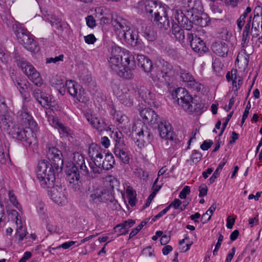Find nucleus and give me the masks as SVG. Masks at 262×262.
Instances as JSON below:
<instances>
[{
  "label": "nucleus",
  "instance_id": "f257e3e1",
  "mask_svg": "<svg viewBox=\"0 0 262 262\" xmlns=\"http://www.w3.org/2000/svg\"><path fill=\"white\" fill-rule=\"evenodd\" d=\"M120 53L121 49L115 47L112 49V56L108 59L111 69L119 76L127 79L133 78V70L136 67L134 56L126 51L122 55Z\"/></svg>",
  "mask_w": 262,
  "mask_h": 262
},
{
  "label": "nucleus",
  "instance_id": "f03ea898",
  "mask_svg": "<svg viewBox=\"0 0 262 262\" xmlns=\"http://www.w3.org/2000/svg\"><path fill=\"white\" fill-rule=\"evenodd\" d=\"M20 122L25 127L14 126L10 132V134L13 138L26 142L29 146L32 144L35 145L37 141L33 130H36L37 128L36 122L26 110L20 114Z\"/></svg>",
  "mask_w": 262,
  "mask_h": 262
},
{
  "label": "nucleus",
  "instance_id": "7ed1b4c3",
  "mask_svg": "<svg viewBox=\"0 0 262 262\" xmlns=\"http://www.w3.org/2000/svg\"><path fill=\"white\" fill-rule=\"evenodd\" d=\"M52 83L55 84V87L59 92L62 95L64 93L66 89H67L68 92L74 98H76L78 101L83 103L88 100L84 89L74 81L67 80L64 82L60 77H57L56 81H53Z\"/></svg>",
  "mask_w": 262,
  "mask_h": 262
},
{
  "label": "nucleus",
  "instance_id": "20e7f679",
  "mask_svg": "<svg viewBox=\"0 0 262 262\" xmlns=\"http://www.w3.org/2000/svg\"><path fill=\"white\" fill-rule=\"evenodd\" d=\"M54 169L55 168L46 160L38 162L36 169V178L41 187L50 188L54 186Z\"/></svg>",
  "mask_w": 262,
  "mask_h": 262
},
{
  "label": "nucleus",
  "instance_id": "39448f33",
  "mask_svg": "<svg viewBox=\"0 0 262 262\" xmlns=\"http://www.w3.org/2000/svg\"><path fill=\"white\" fill-rule=\"evenodd\" d=\"M172 16L179 25L172 24V34L180 42H183L185 38L184 30L180 27H183L187 30H190L192 28V22L189 20L183 12L179 9L172 10Z\"/></svg>",
  "mask_w": 262,
  "mask_h": 262
},
{
  "label": "nucleus",
  "instance_id": "423d86ee",
  "mask_svg": "<svg viewBox=\"0 0 262 262\" xmlns=\"http://www.w3.org/2000/svg\"><path fill=\"white\" fill-rule=\"evenodd\" d=\"M173 96L177 98L178 103L184 110L189 113L199 112L201 109V104L195 102V100L184 88L177 89L173 94Z\"/></svg>",
  "mask_w": 262,
  "mask_h": 262
},
{
  "label": "nucleus",
  "instance_id": "0eeeda50",
  "mask_svg": "<svg viewBox=\"0 0 262 262\" xmlns=\"http://www.w3.org/2000/svg\"><path fill=\"white\" fill-rule=\"evenodd\" d=\"M13 31L15 34L18 42L24 46V48L31 52H37L39 47L30 35V33L21 25L15 21L12 26Z\"/></svg>",
  "mask_w": 262,
  "mask_h": 262
},
{
  "label": "nucleus",
  "instance_id": "6e6552de",
  "mask_svg": "<svg viewBox=\"0 0 262 262\" xmlns=\"http://www.w3.org/2000/svg\"><path fill=\"white\" fill-rule=\"evenodd\" d=\"M111 137L115 142L114 152L124 164H128L129 161L128 150L124 144V136L119 130L113 131Z\"/></svg>",
  "mask_w": 262,
  "mask_h": 262
},
{
  "label": "nucleus",
  "instance_id": "1a4fd4ad",
  "mask_svg": "<svg viewBox=\"0 0 262 262\" xmlns=\"http://www.w3.org/2000/svg\"><path fill=\"white\" fill-rule=\"evenodd\" d=\"M114 197L112 191L105 188L101 187L93 189L90 192V201L96 204L112 202Z\"/></svg>",
  "mask_w": 262,
  "mask_h": 262
},
{
  "label": "nucleus",
  "instance_id": "9d476101",
  "mask_svg": "<svg viewBox=\"0 0 262 262\" xmlns=\"http://www.w3.org/2000/svg\"><path fill=\"white\" fill-rule=\"evenodd\" d=\"M18 64L28 78L35 85L40 86L42 84L40 74L30 63L26 60H20Z\"/></svg>",
  "mask_w": 262,
  "mask_h": 262
},
{
  "label": "nucleus",
  "instance_id": "9b49d317",
  "mask_svg": "<svg viewBox=\"0 0 262 262\" xmlns=\"http://www.w3.org/2000/svg\"><path fill=\"white\" fill-rule=\"evenodd\" d=\"M141 127L140 126L133 128L136 132V135L138 136L136 143L137 145L140 148L144 147L150 144L153 140V135L146 126L140 123Z\"/></svg>",
  "mask_w": 262,
  "mask_h": 262
},
{
  "label": "nucleus",
  "instance_id": "f8f14e48",
  "mask_svg": "<svg viewBox=\"0 0 262 262\" xmlns=\"http://www.w3.org/2000/svg\"><path fill=\"white\" fill-rule=\"evenodd\" d=\"M159 135L162 138L170 140L172 142L171 145H176L179 142L177 139L176 136L172 130V127L170 123L165 120L161 121L158 124Z\"/></svg>",
  "mask_w": 262,
  "mask_h": 262
},
{
  "label": "nucleus",
  "instance_id": "ddd939ff",
  "mask_svg": "<svg viewBox=\"0 0 262 262\" xmlns=\"http://www.w3.org/2000/svg\"><path fill=\"white\" fill-rule=\"evenodd\" d=\"M143 5L145 12L152 17H155L156 15L165 14V8L166 6L163 5L160 2L153 0H147L143 2Z\"/></svg>",
  "mask_w": 262,
  "mask_h": 262
},
{
  "label": "nucleus",
  "instance_id": "4468645a",
  "mask_svg": "<svg viewBox=\"0 0 262 262\" xmlns=\"http://www.w3.org/2000/svg\"><path fill=\"white\" fill-rule=\"evenodd\" d=\"M48 158L52 161V165L55 169H61L63 165L62 154L60 150L55 147H50L47 151Z\"/></svg>",
  "mask_w": 262,
  "mask_h": 262
},
{
  "label": "nucleus",
  "instance_id": "2eb2a0df",
  "mask_svg": "<svg viewBox=\"0 0 262 262\" xmlns=\"http://www.w3.org/2000/svg\"><path fill=\"white\" fill-rule=\"evenodd\" d=\"M80 170L77 169L76 167H69L66 170V179L70 187L75 191L80 189Z\"/></svg>",
  "mask_w": 262,
  "mask_h": 262
},
{
  "label": "nucleus",
  "instance_id": "dca6fc26",
  "mask_svg": "<svg viewBox=\"0 0 262 262\" xmlns=\"http://www.w3.org/2000/svg\"><path fill=\"white\" fill-rule=\"evenodd\" d=\"M111 22L115 33L119 36L130 27V24L126 19L118 15L113 16Z\"/></svg>",
  "mask_w": 262,
  "mask_h": 262
},
{
  "label": "nucleus",
  "instance_id": "f3484780",
  "mask_svg": "<svg viewBox=\"0 0 262 262\" xmlns=\"http://www.w3.org/2000/svg\"><path fill=\"white\" fill-rule=\"evenodd\" d=\"M50 188L51 189L49 195L54 202L61 205L66 203L67 199L64 188L58 186Z\"/></svg>",
  "mask_w": 262,
  "mask_h": 262
},
{
  "label": "nucleus",
  "instance_id": "a211bd4d",
  "mask_svg": "<svg viewBox=\"0 0 262 262\" xmlns=\"http://www.w3.org/2000/svg\"><path fill=\"white\" fill-rule=\"evenodd\" d=\"M140 116L144 125L145 124H148L154 126L159 122V116L151 108L147 107L142 110L140 112Z\"/></svg>",
  "mask_w": 262,
  "mask_h": 262
},
{
  "label": "nucleus",
  "instance_id": "6ab92c4d",
  "mask_svg": "<svg viewBox=\"0 0 262 262\" xmlns=\"http://www.w3.org/2000/svg\"><path fill=\"white\" fill-rule=\"evenodd\" d=\"M72 167H76L77 169L80 170L81 174H89V169L85 165L84 158L78 152L73 154V166Z\"/></svg>",
  "mask_w": 262,
  "mask_h": 262
},
{
  "label": "nucleus",
  "instance_id": "aec40b11",
  "mask_svg": "<svg viewBox=\"0 0 262 262\" xmlns=\"http://www.w3.org/2000/svg\"><path fill=\"white\" fill-rule=\"evenodd\" d=\"M211 49L216 55L222 57L227 56L229 52V45L223 41H216L211 46Z\"/></svg>",
  "mask_w": 262,
  "mask_h": 262
},
{
  "label": "nucleus",
  "instance_id": "412c9836",
  "mask_svg": "<svg viewBox=\"0 0 262 262\" xmlns=\"http://www.w3.org/2000/svg\"><path fill=\"white\" fill-rule=\"evenodd\" d=\"M117 98L119 101L123 104L130 106L133 105L134 93L129 91L127 88L121 90V93L118 94Z\"/></svg>",
  "mask_w": 262,
  "mask_h": 262
},
{
  "label": "nucleus",
  "instance_id": "4be33fe9",
  "mask_svg": "<svg viewBox=\"0 0 262 262\" xmlns=\"http://www.w3.org/2000/svg\"><path fill=\"white\" fill-rule=\"evenodd\" d=\"M126 30L127 31H125L119 37L121 38H123L130 46H136L138 40L137 31L130 29V27Z\"/></svg>",
  "mask_w": 262,
  "mask_h": 262
},
{
  "label": "nucleus",
  "instance_id": "5701e85b",
  "mask_svg": "<svg viewBox=\"0 0 262 262\" xmlns=\"http://www.w3.org/2000/svg\"><path fill=\"white\" fill-rule=\"evenodd\" d=\"M187 37L190 42L192 50L195 52H199L204 51L205 42L200 37H198L195 34L188 33Z\"/></svg>",
  "mask_w": 262,
  "mask_h": 262
},
{
  "label": "nucleus",
  "instance_id": "b1692460",
  "mask_svg": "<svg viewBox=\"0 0 262 262\" xmlns=\"http://www.w3.org/2000/svg\"><path fill=\"white\" fill-rule=\"evenodd\" d=\"M167 9L168 8L166 6L165 8L164 14L156 15L154 17V21L157 24L159 28H163L165 30H167L170 28V21L168 17Z\"/></svg>",
  "mask_w": 262,
  "mask_h": 262
},
{
  "label": "nucleus",
  "instance_id": "393cba45",
  "mask_svg": "<svg viewBox=\"0 0 262 262\" xmlns=\"http://www.w3.org/2000/svg\"><path fill=\"white\" fill-rule=\"evenodd\" d=\"M110 113L113 119L119 124H122L125 126L128 125L129 122L128 117L121 112L117 111L113 105L110 106Z\"/></svg>",
  "mask_w": 262,
  "mask_h": 262
},
{
  "label": "nucleus",
  "instance_id": "a878e982",
  "mask_svg": "<svg viewBox=\"0 0 262 262\" xmlns=\"http://www.w3.org/2000/svg\"><path fill=\"white\" fill-rule=\"evenodd\" d=\"M103 154V152L101 154V156H98L92 159L93 163H90V168L94 174V177H96L97 174H100L102 172L103 161L104 159Z\"/></svg>",
  "mask_w": 262,
  "mask_h": 262
},
{
  "label": "nucleus",
  "instance_id": "bb28decb",
  "mask_svg": "<svg viewBox=\"0 0 262 262\" xmlns=\"http://www.w3.org/2000/svg\"><path fill=\"white\" fill-rule=\"evenodd\" d=\"M85 117L86 120L95 128L100 130L105 128L103 120L98 118L95 115H93L89 113H86L85 114Z\"/></svg>",
  "mask_w": 262,
  "mask_h": 262
},
{
  "label": "nucleus",
  "instance_id": "cd10ccee",
  "mask_svg": "<svg viewBox=\"0 0 262 262\" xmlns=\"http://www.w3.org/2000/svg\"><path fill=\"white\" fill-rule=\"evenodd\" d=\"M138 64L143 69L145 72H151L153 65L151 60L147 57L143 55H138Z\"/></svg>",
  "mask_w": 262,
  "mask_h": 262
},
{
  "label": "nucleus",
  "instance_id": "c85d7f7f",
  "mask_svg": "<svg viewBox=\"0 0 262 262\" xmlns=\"http://www.w3.org/2000/svg\"><path fill=\"white\" fill-rule=\"evenodd\" d=\"M142 33L143 36L148 41H152L155 40L157 37L156 32L150 26H147L144 25L142 27Z\"/></svg>",
  "mask_w": 262,
  "mask_h": 262
},
{
  "label": "nucleus",
  "instance_id": "c756f323",
  "mask_svg": "<svg viewBox=\"0 0 262 262\" xmlns=\"http://www.w3.org/2000/svg\"><path fill=\"white\" fill-rule=\"evenodd\" d=\"M138 93L140 97L145 103H148L150 106H156L155 102L149 98L151 95L150 92H148L144 87H141L139 89Z\"/></svg>",
  "mask_w": 262,
  "mask_h": 262
},
{
  "label": "nucleus",
  "instance_id": "7c9ffc66",
  "mask_svg": "<svg viewBox=\"0 0 262 262\" xmlns=\"http://www.w3.org/2000/svg\"><path fill=\"white\" fill-rule=\"evenodd\" d=\"M115 163V160L112 154H107L105 155V157L103 161L102 170H108L113 168Z\"/></svg>",
  "mask_w": 262,
  "mask_h": 262
},
{
  "label": "nucleus",
  "instance_id": "2f4dec72",
  "mask_svg": "<svg viewBox=\"0 0 262 262\" xmlns=\"http://www.w3.org/2000/svg\"><path fill=\"white\" fill-rule=\"evenodd\" d=\"M103 153L100 147L95 143H92L89 148V155L91 159L98 156H101Z\"/></svg>",
  "mask_w": 262,
  "mask_h": 262
},
{
  "label": "nucleus",
  "instance_id": "473e14b6",
  "mask_svg": "<svg viewBox=\"0 0 262 262\" xmlns=\"http://www.w3.org/2000/svg\"><path fill=\"white\" fill-rule=\"evenodd\" d=\"M174 75V72L172 70L161 75V78H159L163 83L166 85H170L173 83Z\"/></svg>",
  "mask_w": 262,
  "mask_h": 262
},
{
  "label": "nucleus",
  "instance_id": "72a5a7b5",
  "mask_svg": "<svg viewBox=\"0 0 262 262\" xmlns=\"http://www.w3.org/2000/svg\"><path fill=\"white\" fill-rule=\"evenodd\" d=\"M216 208V204L215 203H213L208 209V210L204 213L202 216L201 221L203 224L206 223L209 221L211 217Z\"/></svg>",
  "mask_w": 262,
  "mask_h": 262
},
{
  "label": "nucleus",
  "instance_id": "f704fd0d",
  "mask_svg": "<svg viewBox=\"0 0 262 262\" xmlns=\"http://www.w3.org/2000/svg\"><path fill=\"white\" fill-rule=\"evenodd\" d=\"M226 162L227 160L225 158H223L222 161L220 163L215 171L208 180L210 184L213 183L215 181V180L217 178V177L219 175V171L222 170L223 167L226 164Z\"/></svg>",
  "mask_w": 262,
  "mask_h": 262
},
{
  "label": "nucleus",
  "instance_id": "c9c22d12",
  "mask_svg": "<svg viewBox=\"0 0 262 262\" xmlns=\"http://www.w3.org/2000/svg\"><path fill=\"white\" fill-rule=\"evenodd\" d=\"M11 122V117L8 113L1 115L0 123L1 126H3L4 129L9 127Z\"/></svg>",
  "mask_w": 262,
  "mask_h": 262
},
{
  "label": "nucleus",
  "instance_id": "e433bc0d",
  "mask_svg": "<svg viewBox=\"0 0 262 262\" xmlns=\"http://www.w3.org/2000/svg\"><path fill=\"white\" fill-rule=\"evenodd\" d=\"M187 88L192 91L199 92L203 90L204 86L200 82L196 81L194 78L187 84Z\"/></svg>",
  "mask_w": 262,
  "mask_h": 262
},
{
  "label": "nucleus",
  "instance_id": "4c0bfd02",
  "mask_svg": "<svg viewBox=\"0 0 262 262\" xmlns=\"http://www.w3.org/2000/svg\"><path fill=\"white\" fill-rule=\"evenodd\" d=\"M186 6L189 10L195 11L198 10V6L200 4V2L197 0H183Z\"/></svg>",
  "mask_w": 262,
  "mask_h": 262
},
{
  "label": "nucleus",
  "instance_id": "58836bf2",
  "mask_svg": "<svg viewBox=\"0 0 262 262\" xmlns=\"http://www.w3.org/2000/svg\"><path fill=\"white\" fill-rule=\"evenodd\" d=\"M8 196L10 202L16 207V208L20 210L21 209V205L18 202L17 198L12 190L9 191Z\"/></svg>",
  "mask_w": 262,
  "mask_h": 262
},
{
  "label": "nucleus",
  "instance_id": "ea45409f",
  "mask_svg": "<svg viewBox=\"0 0 262 262\" xmlns=\"http://www.w3.org/2000/svg\"><path fill=\"white\" fill-rule=\"evenodd\" d=\"M180 80L184 82H187V84L188 83H190V81H191L193 79V77L190 74V73L185 70H181L180 72Z\"/></svg>",
  "mask_w": 262,
  "mask_h": 262
},
{
  "label": "nucleus",
  "instance_id": "a19ab883",
  "mask_svg": "<svg viewBox=\"0 0 262 262\" xmlns=\"http://www.w3.org/2000/svg\"><path fill=\"white\" fill-rule=\"evenodd\" d=\"M27 231L25 228L19 226L16 229V235L18 236V241H22L27 235Z\"/></svg>",
  "mask_w": 262,
  "mask_h": 262
},
{
  "label": "nucleus",
  "instance_id": "79ce46f5",
  "mask_svg": "<svg viewBox=\"0 0 262 262\" xmlns=\"http://www.w3.org/2000/svg\"><path fill=\"white\" fill-rule=\"evenodd\" d=\"M59 134L63 137H72V132L67 126H64L63 124L58 129Z\"/></svg>",
  "mask_w": 262,
  "mask_h": 262
},
{
  "label": "nucleus",
  "instance_id": "37998d69",
  "mask_svg": "<svg viewBox=\"0 0 262 262\" xmlns=\"http://www.w3.org/2000/svg\"><path fill=\"white\" fill-rule=\"evenodd\" d=\"M147 223L148 221H143L136 228H134L129 235V239L132 238L136 235Z\"/></svg>",
  "mask_w": 262,
  "mask_h": 262
},
{
  "label": "nucleus",
  "instance_id": "c03bdc74",
  "mask_svg": "<svg viewBox=\"0 0 262 262\" xmlns=\"http://www.w3.org/2000/svg\"><path fill=\"white\" fill-rule=\"evenodd\" d=\"M10 161L8 154L5 153L4 150L0 147V162L2 164H6Z\"/></svg>",
  "mask_w": 262,
  "mask_h": 262
},
{
  "label": "nucleus",
  "instance_id": "a18cd8bd",
  "mask_svg": "<svg viewBox=\"0 0 262 262\" xmlns=\"http://www.w3.org/2000/svg\"><path fill=\"white\" fill-rule=\"evenodd\" d=\"M161 70V75H162L166 72L167 73L168 72H169L170 71H172L173 67L168 62L166 61H163L162 63V66L160 69Z\"/></svg>",
  "mask_w": 262,
  "mask_h": 262
},
{
  "label": "nucleus",
  "instance_id": "49530a36",
  "mask_svg": "<svg viewBox=\"0 0 262 262\" xmlns=\"http://www.w3.org/2000/svg\"><path fill=\"white\" fill-rule=\"evenodd\" d=\"M39 101V103L42 106H49L51 102L50 98L47 96L44 93L42 94L41 97Z\"/></svg>",
  "mask_w": 262,
  "mask_h": 262
},
{
  "label": "nucleus",
  "instance_id": "de8ad7c7",
  "mask_svg": "<svg viewBox=\"0 0 262 262\" xmlns=\"http://www.w3.org/2000/svg\"><path fill=\"white\" fill-rule=\"evenodd\" d=\"M262 23V17H260L258 14L254 15L252 24V30L259 28L260 23Z\"/></svg>",
  "mask_w": 262,
  "mask_h": 262
},
{
  "label": "nucleus",
  "instance_id": "09e8293b",
  "mask_svg": "<svg viewBox=\"0 0 262 262\" xmlns=\"http://www.w3.org/2000/svg\"><path fill=\"white\" fill-rule=\"evenodd\" d=\"M115 232H119V235L125 234L128 232V230L125 227L123 223L116 226L114 228Z\"/></svg>",
  "mask_w": 262,
  "mask_h": 262
},
{
  "label": "nucleus",
  "instance_id": "8fccbe9b",
  "mask_svg": "<svg viewBox=\"0 0 262 262\" xmlns=\"http://www.w3.org/2000/svg\"><path fill=\"white\" fill-rule=\"evenodd\" d=\"M15 86L19 89V91L21 94H23L26 91L27 85L25 83L22 82L19 79H16L14 81Z\"/></svg>",
  "mask_w": 262,
  "mask_h": 262
},
{
  "label": "nucleus",
  "instance_id": "3c124183",
  "mask_svg": "<svg viewBox=\"0 0 262 262\" xmlns=\"http://www.w3.org/2000/svg\"><path fill=\"white\" fill-rule=\"evenodd\" d=\"M202 155L200 151L194 150L192 151V155L191 156V159L193 163H197L201 160V159H202Z\"/></svg>",
  "mask_w": 262,
  "mask_h": 262
},
{
  "label": "nucleus",
  "instance_id": "603ef678",
  "mask_svg": "<svg viewBox=\"0 0 262 262\" xmlns=\"http://www.w3.org/2000/svg\"><path fill=\"white\" fill-rule=\"evenodd\" d=\"M223 64L222 63L220 60L215 59L212 62V67L213 70L216 72H220L222 69Z\"/></svg>",
  "mask_w": 262,
  "mask_h": 262
},
{
  "label": "nucleus",
  "instance_id": "864d4df0",
  "mask_svg": "<svg viewBox=\"0 0 262 262\" xmlns=\"http://www.w3.org/2000/svg\"><path fill=\"white\" fill-rule=\"evenodd\" d=\"M54 27L60 33H62L64 29H68L69 26L67 23L62 22L61 20V23L55 24Z\"/></svg>",
  "mask_w": 262,
  "mask_h": 262
},
{
  "label": "nucleus",
  "instance_id": "5fc2aeb1",
  "mask_svg": "<svg viewBox=\"0 0 262 262\" xmlns=\"http://www.w3.org/2000/svg\"><path fill=\"white\" fill-rule=\"evenodd\" d=\"M237 71L236 69H232L231 71H228L226 74V79L229 81L233 80L234 78L237 79Z\"/></svg>",
  "mask_w": 262,
  "mask_h": 262
},
{
  "label": "nucleus",
  "instance_id": "6e6d98bb",
  "mask_svg": "<svg viewBox=\"0 0 262 262\" xmlns=\"http://www.w3.org/2000/svg\"><path fill=\"white\" fill-rule=\"evenodd\" d=\"M63 57H64L63 55L61 54V55H59L58 56H56L55 57L47 58L46 59V62L47 63H55L57 62H58L60 61H63Z\"/></svg>",
  "mask_w": 262,
  "mask_h": 262
},
{
  "label": "nucleus",
  "instance_id": "4d7b16f0",
  "mask_svg": "<svg viewBox=\"0 0 262 262\" xmlns=\"http://www.w3.org/2000/svg\"><path fill=\"white\" fill-rule=\"evenodd\" d=\"M190 192V188L188 186H185L179 193V196L181 199H184Z\"/></svg>",
  "mask_w": 262,
  "mask_h": 262
},
{
  "label": "nucleus",
  "instance_id": "13d9d810",
  "mask_svg": "<svg viewBox=\"0 0 262 262\" xmlns=\"http://www.w3.org/2000/svg\"><path fill=\"white\" fill-rule=\"evenodd\" d=\"M249 39H250L249 33H243L242 34V48H246L248 47V43L249 42Z\"/></svg>",
  "mask_w": 262,
  "mask_h": 262
},
{
  "label": "nucleus",
  "instance_id": "bf43d9fd",
  "mask_svg": "<svg viewBox=\"0 0 262 262\" xmlns=\"http://www.w3.org/2000/svg\"><path fill=\"white\" fill-rule=\"evenodd\" d=\"M85 42L88 44H94L96 38L93 34H89L84 37Z\"/></svg>",
  "mask_w": 262,
  "mask_h": 262
},
{
  "label": "nucleus",
  "instance_id": "052dcab7",
  "mask_svg": "<svg viewBox=\"0 0 262 262\" xmlns=\"http://www.w3.org/2000/svg\"><path fill=\"white\" fill-rule=\"evenodd\" d=\"M75 241H69L67 242H65L63 243L62 244L59 245V246L57 247L56 248H54L53 249H57L58 248H62L64 249H67L71 247L72 246L74 245L75 244Z\"/></svg>",
  "mask_w": 262,
  "mask_h": 262
},
{
  "label": "nucleus",
  "instance_id": "680f3d73",
  "mask_svg": "<svg viewBox=\"0 0 262 262\" xmlns=\"http://www.w3.org/2000/svg\"><path fill=\"white\" fill-rule=\"evenodd\" d=\"M226 6L231 8H235L237 6L239 0H222Z\"/></svg>",
  "mask_w": 262,
  "mask_h": 262
},
{
  "label": "nucleus",
  "instance_id": "e2e57ef3",
  "mask_svg": "<svg viewBox=\"0 0 262 262\" xmlns=\"http://www.w3.org/2000/svg\"><path fill=\"white\" fill-rule=\"evenodd\" d=\"M199 194L200 197H203L207 195L208 189L205 184H203L199 187Z\"/></svg>",
  "mask_w": 262,
  "mask_h": 262
},
{
  "label": "nucleus",
  "instance_id": "0e129e2a",
  "mask_svg": "<svg viewBox=\"0 0 262 262\" xmlns=\"http://www.w3.org/2000/svg\"><path fill=\"white\" fill-rule=\"evenodd\" d=\"M46 228L48 231L52 233L57 232L59 230V229L56 225H54L50 223H47Z\"/></svg>",
  "mask_w": 262,
  "mask_h": 262
},
{
  "label": "nucleus",
  "instance_id": "69168bd1",
  "mask_svg": "<svg viewBox=\"0 0 262 262\" xmlns=\"http://www.w3.org/2000/svg\"><path fill=\"white\" fill-rule=\"evenodd\" d=\"M87 25L90 28H93L96 26L95 20L92 15L88 16L86 18Z\"/></svg>",
  "mask_w": 262,
  "mask_h": 262
},
{
  "label": "nucleus",
  "instance_id": "338daca9",
  "mask_svg": "<svg viewBox=\"0 0 262 262\" xmlns=\"http://www.w3.org/2000/svg\"><path fill=\"white\" fill-rule=\"evenodd\" d=\"M43 93L40 89H36L33 91L32 95L34 98L39 103V101H40V99Z\"/></svg>",
  "mask_w": 262,
  "mask_h": 262
},
{
  "label": "nucleus",
  "instance_id": "774afa93",
  "mask_svg": "<svg viewBox=\"0 0 262 262\" xmlns=\"http://www.w3.org/2000/svg\"><path fill=\"white\" fill-rule=\"evenodd\" d=\"M49 21L52 26H54L55 24L61 23V18L55 15H51L49 18Z\"/></svg>",
  "mask_w": 262,
  "mask_h": 262
}]
</instances>
